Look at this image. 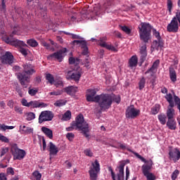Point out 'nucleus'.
Segmentation results:
<instances>
[{
  "label": "nucleus",
  "mask_w": 180,
  "mask_h": 180,
  "mask_svg": "<svg viewBox=\"0 0 180 180\" xmlns=\"http://www.w3.org/2000/svg\"><path fill=\"white\" fill-rule=\"evenodd\" d=\"M21 104L22 105V106H26L27 108H30V102H27V100H26L25 98H22L21 100Z\"/></svg>",
  "instance_id": "obj_53"
},
{
  "label": "nucleus",
  "mask_w": 180,
  "mask_h": 180,
  "mask_svg": "<svg viewBox=\"0 0 180 180\" xmlns=\"http://www.w3.org/2000/svg\"><path fill=\"white\" fill-rule=\"evenodd\" d=\"M33 176L36 178V180H41V174L39 171H35L32 173Z\"/></svg>",
  "instance_id": "obj_45"
},
{
  "label": "nucleus",
  "mask_w": 180,
  "mask_h": 180,
  "mask_svg": "<svg viewBox=\"0 0 180 180\" xmlns=\"http://www.w3.org/2000/svg\"><path fill=\"white\" fill-rule=\"evenodd\" d=\"M25 117L27 122H30V120H34V119H36V114L32 112H26Z\"/></svg>",
  "instance_id": "obj_35"
},
{
  "label": "nucleus",
  "mask_w": 180,
  "mask_h": 180,
  "mask_svg": "<svg viewBox=\"0 0 180 180\" xmlns=\"http://www.w3.org/2000/svg\"><path fill=\"white\" fill-rule=\"evenodd\" d=\"M15 91L18 94L19 96H20V98L23 97V89L20 88V86H16Z\"/></svg>",
  "instance_id": "obj_44"
},
{
  "label": "nucleus",
  "mask_w": 180,
  "mask_h": 180,
  "mask_svg": "<svg viewBox=\"0 0 180 180\" xmlns=\"http://www.w3.org/2000/svg\"><path fill=\"white\" fill-rule=\"evenodd\" d=\"M84 154H85V155H86L87 157H92V155H94V153H92L91 150H90V149H86V150H84Z\"/></svg>",
  "instance_id": "obj_57"
},
{
  "label": "nucleus",
  "mask_w": 180,
  "mask_h": 180,
  "mask_svg": "<svg viewBox=\"0 0 180 180\" xmlns=\"http://www.w3.org/2000/svg\"><path fill=\"white\" fill-rule=\"evenodd\" d=\"M103 8L107 13H112L113 12V0L107 1L103 5Z\"/></svg>",
  "instance_id": "obj_23"
},
{
  "label": "nucleus",
  "mask_w": 180,
  "mask_h": 180,
  "mask_svg": "<svg viewBox=\"0 0 180 180\" xmlns=\"http://www.w3.org/2000/svg\"><path fill=\"white\" fill-rule=\"evenodd\" d=\"M139 29L141 40L144 43H148V40L151 39V30H153L151 25L148 22H141Z\"/></svg>",
  "instance_id": "obj_4"
},
{
  "label": "nucleus",
  "mask_w": 180,
  "mask_h": 180,
  "mask_svg": "<svg viewBox=\"0 0 180 180\" xmlns=\"http://www.w3.org/2000/svg\"><path fill=\"white\" fill-rule=\"evenodd\" d=\"M0 180H8L6 175L4 173H0Z\"/></svg>",
  "instance_id": "obj_63"
},
{
  "label": "nucleus",
  "mask_w": 180,
  "mask_h": 180,
  "mask_svg": "<svg viewBox=\"0 0 180 180\" xmlns=\"http://www.w3.org/2000/svg\"><path fill=\"white\" fill-rule=\"evenodd\" d=\"M89 94L86 95L87 102H95L98 103L100 108L94 109L95 113H102V110L109 109L112 105V97L109 94L96 95L95 89H89Z\"/></svg>",
  "instance_id": "obj_1"
},
{
  "label": "nucleus",
  "mask_w": 180,
  "mask_h": 180,
  "mask_svg": "<svg viewBox=\"0 0 180 180\" xmlns=\"http://www.w3.org/2000/svg\"><path fill=\"white\" fill-rule=\"evenodd\" d=\"M166 125L169 130H176V121L175 118L168 119Z\"/></svg>",
  "instance_id": "obj_24"
},
{
  "label": "nucleus",
  "mask_w": 180,
  "mask_h": 180,
  "mask_svg": "<svg viewBox=\"0 0 180 180\" xmlns=\"http://www.w3.org/2000/svg\"><path fill=\"white\" fill-rule=\"evenodd\" d=\"M153 36L158 39L155 40L153 41V46L156 47V49H162L164 47V41H162V38H161V35H160V33L157 31V30L153 29Z\"/></svg>",
  "instance_id": "obj_16"
},
{
  "label": "nucleus",
  "mask_w": 180,
  "mask_h": 180,
  "mask_svg": "<svg viewBox=\"0 0 180 180\" xmlns=\"http://www.w3.org/2000/svg\"><path fill=\"white\" fill-rule=\"evenodd\" d=\"M65 53H67L66 48H63V49H60L57 52H54L53 53L50 54L48 56V58L49 60H58L59 63H61V61H63V58H64L63 54Z\"/></svg>",
  "instance_id": "obj_13"
},
{
  "label": "nucleus",
  "mask_w": 180,
  "mask_h": 180,
  "mask_svg": "<svg viewBox=\"0 0 180 180\" xmlns=\"http://www.w3.org/2000/svg\"><path fill=\"white\" fill-rule=\"evenodd\" d=\"M27 44H28V46H30V47H37L39 46V43L37 42V41H36V39H28L27 41Z\"/></svg>",
  "instance_id": "obj_37"
},
{
  "label": "nucleus",
  "mask_w": 180,
  "mask_h": 180,
  "mask_svg": "<svg viewBox=\"0 0 180 180\" xmlns=\"http://www.w3.org/2000/svg\"><path fill=\"white\" fill-rule=\"evenodd\" d=\"M121 30H122V32H124L126 34H130L131 33V30L126 25L121 27Z\"/></svg>",
  "instance_id": "obj_43"
},
{
  "label": "nucleus",
  "mask_w": 180,
  "mask_h": 180,
  "mask_svg": "<svg viewBox=\"0 0 180 180\" xmlns=\"http://www.w3.org/2000/svg\"><path fill=\"white\" fill-rule=\"evenodd\" d=\"M46 81H48V82H49V84H54V77L53 76V75L50 73L46 74Z\"/></svg>",
  "instance_id": "obj_41"
},
{
  "label": "nucleus",
  "mask_w": 180,
  "mask_h": 180,
  "mask_svg": "<svg viewBox=\"0 0 180 180\" xmlns=\"http://www.w3.org/2000/svg\"><path fill=\"white\" fill-rule=\"evenodd\" d=\"M167 11L169 12V15H172V8L174 4H172V0H167Z\"/></svg>",
  "instance_id": "obj_40"
},
{
  "label": "nucleus",
  "mask_w": 180,
  "mask_h": 180,
  "mask_svg": "<svg viewBox=\"0 0 180 180\" xmlns=\"http://www.w3.org/2000/svg\"><path fill=\"white\" fill-rule=\"evenodd\" d=\"M169 78L172 82H176V72L175 71V69L174 68V67L171 66L169 68Z\"/></svg>",
  "instance_id": "obj_28"
},
{
  "label": "nucleus",
  "mask_w": 180,
  "mask_h": 180,
  "mask_svg": "<svg viewBox=\"0 0 180 180\" xmlns=\"http://www.w3.org/2000/svg\"><path fill=\"white\" fill-rule=\"evenodd\" d=\"M115 171L117 174H115V173H113V180H116L115 178H117V180H124V163L120 165V166L115 169Z\"/></svg>",
  "instance_id": "obj_14"
},
{
  "label": "nucleus",
  "mask_w": 180,
  "mask_h": 180,
  "mask_svg": "<svg viewBox=\"0 0 180 180\" xmlns=\"http://www.w3.org/2000/svg\"><path fill=\"white\" fill-rule=\"evenodd\" d=\"M169 159L172 160L174 162L179 161L180 160V150L179 148H175L174 149L169 150Z\"/></svg>",
  "instance_id": "obj_18"
},
{
  "label": "nucleus",
  "mask_w": 180,
  "mask_h": 180,
  "mask_svg": "<svg viewBox=\"0 0 180 180\" xmlns=\"http://www.w3.org/2000/svg\"><path fill=\"white\" fill-rule=\"evenodd\" d=\"M42 146H43V151H46V148H47V143H46V139L44 136H42Z\"/></svg>",
  "instance_id": "obj_60"
},
{
  "label": "nucleus",
  "mask_w": 180,
  "mask_h": 180,
  "mask_svg": "<svg viewBox=\"0 0 180 180\" xmlns=\"http://www.w3.org/2000/svg\"><path fill=\"white\" fill-rule=\"evenodd\" d=\"M30 105L31 108H47V106H49V105L46 103H44L42 102L40 103L37 101H31L30 102Z\"/></svg>",
  "instance_id": "obj_27"
},
{
  "label": "nucleus",
  "mask_w": 180,
  "mask_h": 180,
  "mask_svg": "<svg viewBox=\"0 0 180 180\" xmlns=\"http://www.w3.org/2000/svg\"><path fill=\"white\" fill-rule=\"evenodd\" d=\"M160 109H161V107L158 104H155V106H153L151 108V114L152 115H157L158 112H160Z\"/></svg>",
  "instance_id": "obj_39"
},
{
  "label": "nucleus",
  "mask_w": 180,
  "mask_h": 180,
  "mask_svg": "<svg viewBox=\"0 0 180 180\" xmlns=\"http://www.w3.org/2000/svg\"><path fill=\"white\" fill-rule=\"evenodd\" d=\"M53 118L54 114L53 113V112L50 110H44L41 112L38 118V122L39 124H41V123L44 122H51Z\"/></svg>",
  "instance_id": "obj_10"
},
{
  "label": "nucleus",
  "mask_w": 180,
  "mask_h": 180,
  "mask_svg": "<svg viewBox=\"0 0 180 180\" xmlns=\"http://www.w3.org/2000/svg\"><path fill=\"white\" fill-rule=\"evenodd\" d=\"M8 151H9V148H3L1 151L0 157H4V155H5V154H6V153H8Z\"/></svg>",
  "instance_id": "obj_58"
},
{
  "label": "nucleus",
  "mask_w": 180,
  "mask_h": 180,
  "mask_svg": "<svg viewBox=\"0 0 180 180\" xmlns=\"http://www.w3.org/2000/svg\"><path fill=\"white\" fill-rule=\"evenodd\" d=\"M19 30H20L19 26H15V27H14V30H13V31L12 32V34H10V37H13V35H14V34H18V32H19Z\"/></svg>",
  "instance_id": "obj_56"
},
{
  "label": "nucleus",
  "mask_w": 180,
  "mask_h": 180,
  "mask_svg": "<svg viewBox=\"0 0 180 180\" xmlns=\"http://www.w3.org/2000/svg\"><path fill=\"white\" fill-rule=\"evenodd\" d=\"M7 174L8 175H15V171H13V168L12 167L7 168Z\"/></svg>",
  "instance_id": "obj_61"
},
{
  "label": "nucleus",
  "mask_w": 180,
  "mask_h": 180,
  "mask_svg": "<svg viewBox=\"0 0 180 180\" xmlns=\"http://www.w3.org/2000/svg\"><path fill=\"white\" fill-rule=\"evenodd\" d=\"M145 164L146 165H143L142 166V173L143 174L144 176H146L147 179L155 178V175L150 172V171H151V169L153 168V160H146V162H145Z\"/></svg>",
  "instance_id": "obj_9"
},
{
  "label": "nucleus",
  "mask_w": 180,
  "mask_h": 180,
  "mask_svg": "<svg viewBox=\"0 0 180 180\" xmlns=\"http://www.w3.org/2000/svg\"><path fill=\"white\" fill-rule=\"evenodd\" d=\"M66 137L70 141H72L75 137V135L73 133H68L66 134Z\"/></svg>",
  "instance_id": "obj_55"
},
{
  "label": "nucleus",
  "mask_w": 180,
  "mask_h": 180,
  "mask_svg": "<svg viewBox=\"0 0 180 180\" xmlns=\"http://www.w3.org/2000/svg\"><path fill=\"white\" fill-rule=\"evenodd\" d=\"M91 165L93 167H91L89 171L90 180H98V174L101 172V165H99L98 160H96Z\"/></svg>",
  "instance_id": "obj_7"
},
{
  "label": "nucleus",
  "mask_w": 180,
  "mask_h": 180,
  "mask_svg": "<svg viewBox=\"0 0 180 180\" xmlns=\"http://www.w3.org/2000/svg\"><path fill=\"white\" fill-rule=\"evenodd\" d=\"M69 64H75L76 65H78L79 64V58L70 57L69 58Z\"/></svg>",
  "instance_id": "obj_42"
},
{
  "label": "nucleus",
  "mask_w": 180,
  "mask_h": 180,
  "mask_svg": "<svg viewBox=\"0 0 180 180\" xmlns=\"http://www.w3.org/2000/svg\"><path fill=\"white\" fill-rule=\"evenodd\" d=\"M19 131L21 134H33V128L21 124L20 125Z\"/></svg>",
  "instance_id": "obj_22"
},
{
  "label": "nucleus",
  "mask_w": 180,
  "mask_h": 180,
  "mask_svg": "<svg viewBox=\"0 0 180 180\" xmlns=\"http://www.w3.org/2000/svg\"><path fill=\"white\" fill-rule=\"evenodd\" d=\"M147 43L142 42L139 46L140 61L141 64L147 60Z\"/></svg>",
  "instance_id": "obj_15"
},
{
  "label": "nucleus",
  "mask_w": 180,
  "mask_h": 180,
  "mask_svg": "<svg viewBox=\"0 0 180 180\" xmlns=\"http://www.w3.org/2000/svg\"><path fill=\"white\" fill-rule=\"evenodd\" d=\"M158 120L162 124H165L167 123V115L164 113L159 114L158 115Z\"/></svg>",
  "instance_id": "obj_33"
},
{
  "label": "nucleus",
  "mask_w": 180,
  "mask_h": 180,
  "mask_svg": "<svg viewBox=\"0 0 180 180\" xmlns=\"http://www.w3.org/2000/svg\"><path fill=\"white\" fill-rule=\"evenodd\" d=\"M178 175H179V170H174L172 174V180H176V179L178 178Z\"/></svg>",
  "instance_id": "obj_46"
},
{
  "label": "nucleus",
  "mask_w": 180,
  "mask_h": 180,
  "mask_svg": "<svg viewBox=\"0 0 180 180\" xmlns=\"http://www.w3.org/2000/svg\"><path fill=\"white\" fill-rule=\"evenodd\" d=\"M120 101H122L120 98V95H117V96L115 94L113 95V102L119 105V103H120Z\"/></svg>",
  "instance_id": "obj_47"
},
{
  "label": "nucleus",
  "mask_w": 180,
  "mask_h": 180,
  "mask_svg": "<svg viewBox=\"0 0 180 180\" xmlns=\"http://www.w3.org/2000/svg\"><path fill=\"white\" fill-rule=\"evenodd\" d=\"M63 94V90H57L56 91H52L49 93V95L53 96L54 95L55 96H58L60 95H62Z\"/></svg>",
  "instance_id": "obj_49"
},
{
  "label": "nucleus",
  "mask_w": 180,
  "mask_h": 180,
  "mask_svg": "<svg viewBox=\"0 0 180 180\" xmlns=\"http://www.w3.org/2000/svg\"><path fill=\"white\" fill-rule=\"evenodd\" d=\"M166 115L167 119H174V117L175 116V110L174 109V107L168 105Z\"/></svg>",
  "instance_id": "obj_29"
},
{
  "label": "nucleus",
  "mask_w": 180,
  "mask_h": 180,
  "mask_svg": "<svg viewBox=\"0 0 180 180\" xmlns=\"http://www.w3.org/2000/svg\"><path fill=\"white\" fill-rule=\"evenodd\" d=\"M13 70L15 72L16 77H18L17 74H19V72H22V68H20V66L15 65L13 68Z\"/></svg>",
  "instance_id": "obj_48"
},
{
  "label": "nucleus",
  "mask_w": 180,
  "mask_h": 180,
  "mask_svg": "<svg viewBox=\"0 0 180 180\" xmlns=\"http://www.w3.org/2000/svg\"><path fill=\"white\" fill-rule=\"evenodd\" d=\"M49 148L50 155H57L58 153V148H57V146H56L53 142H49Z\"/></svg>",
  "instance_id": "obj_26"
},
{
  "label": "nucleus",
  "mask_w": 180,
  "mask_h": 180,
  "mask_svg": "<svg viewBox=\"0 0 180 180\" xmlns=\"http://www.w3.org/2000/svg\"><path fill=\"white\" fill-rule=\"evenodd\" d=\"M41 131L44 134H45V136H46V137H49V139H53V130L46 127H42Z\"/></svg>",
  "instance_id": "obj_30"
},
{
  "label": "nucleus",
  "mask_w": 180,
  "mask_h": 180,
  "mask_svg": "<svg viewBox=\"0 0 180 180\" xmlns=\"http://www.w3.org/2000/svg\"><path fill=\"white\" fill-rule=\"evenodd\" d=\"M14 110L18 113H20V115H22V113H23V110H22V108H20L19 106H15Z\"/></svg>",
  "instance_id": "obj_62"
},
{
  "label": "nucleus",
  "mask_w": 180,
  "mask_h": 180,
  "mask_svg": "<svg viewBox=\"0 0 180 180\" xmlns=\"http://www.w3.org/2000/svg\"><path fill=\"white\" fill-rule=\"evenodd\" d=\"M64 92H66L68 95L74 96L77 92H78V87L74 86H70L63 89Z\"/></svg>",
  "instance_id": "obj_21"
},
{
  "label": "nucleus",
  "mask_w": 180,
  "mask_h": 180,
  "mask_svg": "<svg viewBox=\"0 0 180 180\" xmlns=\"http://www.w3.org/2000/svg\"><path fill=\"white\" fill-rule=\"evenodd\" d=\"M71 125V127L66 128L67 131H72L74 127H77L79 131H81L82 134L84 136L86 139H89V124L85 122L82 114L77 115L75 122H72Z\"/></svg>",
  "instance_id": "obj_2"
},
{
  "label": "nucleus",
  "mask_w": 180,
  "mask_h": 180,
  "mask_svg": "<svg viewBox=\"0 0 180 180\" xmlns=\"http://www.w3.org/2000/svg\"><path fill=\"white\" fill-rule=\"evenodd\" d=\"M22 67L24 71L17 73V78L22 88H27L28 84L30 82V75H33L36 70L34 66L30 63L24 64Z\"/></svg>",
  "instance_id": "obj_3"
},
{
  "label": "nucleus",
  "mask_w": 180,
  "mask_h": 180,
  "mask_svg": "<svg viewBox=\"0 0 180 180\" xmlns=\"http://www.w3.org/2000/svg\"><path fill=\"white\" fill-rule=\"evenodd\" d=\"M65 105V102L63 101L62 100L60 101H57L55 103L54 105L57 106L58 108H61V106H64Z\"/></svg>",
  "instance_id": "obj_52"
},
{
  "label": "nucleus",
  "mask_w": 180,
  "mask_h": 180,
  "mask_svg": "<svg viewBox=\"0 0 180 180\" xmlns=\"http://www.w3.org/2000/svg\"><path fill=\"white\" fill-rule=\"evenodd\" d=\"M144 86H146V78L144 77H141L139 82V89L141 91L144 89Z\"/></svg>",
  "instance_id": "obj_38"
},
{
  "label": "nucleus",
  "mask_w": 180,
  "mask_h": 180,
  "mask_svg": "<svg viewBox=\"0 0 180 180\" xmlns=\"http://www.w3.org/2000/svg\"><path fill=\"white\" fill-rule=\"evenodd\" d=\"M71 36H72V39H82V38L81 37V36L77 35V34H71Z\"/></svg>",
  "instance_id": "obj_64"
},
{
  "label": "nucleus",
  "mask_w": 180,
  "mask_h": 180,
  "mask_svg": "<svg viewBox=\"0 0 180 180\" xmlns=\"http://www.w3.org/2000/svg\"><path fill=\"white\" fill-rule=\"evenodd\" d=\"M91 41H96L98 46H101V47H105V49H107V50H113V46L105 42L106 41V37L100 38L99 40H96V39L91 38Z\"/></svg>",
  "instance_id": "obj_19"
},
{
  "label": "nucleus",
  "mask_w": 180,
  "mask_h": 180,
  "mask_svg": "<svg viewBox=\"0 0 180 180\" xmlns=\"http://www.w3.org/2000/svg\"><path fill=\"white\" fill-rule=\"evenodd\" d=\"M134 154L137 158L141 160L142 162H147V160H146V158H144L143 156L140 155V154H139L138 153H134Z\"/></svg>",
  "instance_id": "obj_54"
},
{
  "label": "nucleus",
  "mask_w": 180,
  "mask_h": 180,
  "mask_svg": "<svg viewBox=\"0 0 180 180\" xmlns=\"http://www.w3.org/2000/svg\"><path fill=\"white\" fill-rule=\"evenodd\" d=\"M68 74L70 79L78 82L82 76V68L78 65H75L72 71H68Z\"/></svg>",
  "instance_id": "obj_8"
},
{
  "label": "nucleus",
  "mask_w": 180,
  "mask_h": 180,
  "mask_svg": "<svg viewBox=\"0 0 180 180\" xmlns=\"http://www.w3.org/2000/svg\"><path fill=\"white\" fill-rule=\"evenodd\" d=\"M37 92H39V90L34 89H30L28 91V94H29V95H30V96H34L36 95V94H37Z\"/></svg>",
  "instance_id": "obj_50"
},
{
  "label": "nucleus",
  "mask_w": 180,
  "mask_h": 180,
  "mask_svg": "<svg viewBox=\"0 0 180 180\" xmlns=\"http://www.w3.org/2000/svg\"><path fill=\"white\" fill-rule=\"evenodd\" d=\"M73 44H80L82 46V49H87L88 45L86 44V41L85 40H74L72 41Z\"/></svg>",
  "instance_id": "obj_32"
},
{
  "label": "nucleus",
  "mask_w": 180,
  "mask_h": 180,
  "mask_svg": "<svg viewBox=\"0 0 180 180\" xmlns=\"http://www.w3.org/2000/svg\"><path fill=\"white\" fill-rule=\"evenodd\" d=\"M4 41L7 43V44H11V46H15V47H20V53L22 54V56H27V51H26L25 49L22 47H26L25 43L22 41L18 40V39H15L13 38H11L8 36H4L3 37Z\"/></svg>",
  "instance_id": "obj_5"
},
{
  "label": "nucleus",
  "mask_w": 180,
  "mask_h": 180,
  "mask_svg": "<svg viewBox=\"0 0 180 180\" xmlns=\"http://www.w3.org/2000/svg\"><path fill=\"white\" fill-rule=\"evenodd\" d=\"M14 59L13 55L10 51H6L5 54L1 56L2 64H8V65L13 64Z\"/></svg>",
  "instance_id": "obj_17"
},
{
  "label": "nucleus",
  "mask_w": 180,
  "mask_h": 180,
  "mask_svg": "<svg viewBox=\"0 0 180 180\" xmlns=\"http://www.w3.org/2000/svg\"><path fill=\"white\" fill-rule=\"evenodd\" d=\"M13 129H15L14 126H8L5 124H0V130H1V131H6V130H12Z\"/></svg>",
  "instance_id": "obj_36"
},
{
  "label": "nucleus",
  "mask_w": 180,
  "mask_h": 180,
  "mask_svg": "<svg viewBox=\"0 0 180 180\" xmlns=\"http://www.w3.org/2000/svg\"><path fill=\"white\" fill-rule=\"evenodd\" d=\"M42 46L44 47H46V50H51V46L50 44L46 42V41H42Z\"/></svg>",
  "instance_id": "obj_59"
},
{
  "label": "nucleus",
  "mask_w": 180,
  "mask_h": 180,
  "mask_svg": "<svg viewBox=\"0 0 180 180\" xmlns=\"http://www.w3.org/2000/svg\"><path fill=\"white\" fill-rule=\"evenodd\" d=\"M139 115L140 110L136 109L134 105L127 107L125 112V115L127 119H136V117L139 116Z\"/></svg>",
  "instance_id": "obj_11"
},
{
  "label": "nucleus",
  "mask_w": 180,
  "mask_h": 180,
  "mask_svg": "<svg viewBox=\"0 0 180 180\" xmlns=\"http://www.w3.org/2000/svg\"><path fill=\"white\" fill-rule=\"evenodd\" d=\"M167 30L169 33H178V30H179V24L178 23V20L176 17L174 16L170 23L167 25Z\"/></svg>",
  "instance_id": "obj_12"
},
{
  "label": "nucleus",
  "mask_w": 180,
  "mask_h": 180,
  "mask_svg": "<svg viewBox=\"0 0 180 180\" xmlns=\"http://www.w3.org/2000/svg\"><path fill=\"white\" fill-rule=\"evenodd\" d=\"M62 120L63 122H68V120H71V111L70 110H68L63 114V115L62 117Z\"/></svg>",
  "instance_id": "obj_34"
},
{
  "label": "nucleus",
  "mask_w": 180,
  "mask_h": 180,
  "mask_svg": "<svg viewBox=\"0 0 180 180\" xmlns=\"http://www.w3.org/2000/svg\"><path fill=\"white\" fill-rule=\"evenodd\" d=\"M137 64H139V58L136 56H133L130 58L129 60V67L131 69L136 68L137 67Z\"/></svg>",
  "instance_id": "obj_25"
},
{
  "label": "nucleus",
  "mask_w": 180,
  "mask_h": 180,
  "mask_svg": "<svg viewBox=\"0 0 180 180\" xmlns=\"http://www.w3.org/2000/svg\"><path fill=\"white\" fill-rule=\"evenodd\" d=\"M165 99L168 102L169 106H170V108H174L175 106V103H174V97L171 93L165 96Z\"/></svg>",
  "instance_id": "obj_31"
},
{
  "label": "nucleus",
  "mask_w": 180,
  "mask_h": 180,
  "mask_svg": "<svg viewBox=\"0 0 180 180\" xmlns=\"http://www.w3.org/2000/svg\"><path fill=\"white\" fill-rule=\"evenodd\" d=\"M11 153L13 157V160H23L26 157V151L23 149H19L16 143L11 146Z\"/></svg>",
  "instance_id": "obj_6"
},
{
  "label": "nucleus",
  "mask_w": 180,
  "mask_h": 180,
  "mask_svg": "<svg viewBox=\"0 0 180 180\" xmlns=\"http://www.w3.org/2000/svg\"><path fill=\"white\" fill-rule=\"evenodd\" d=\"M0 141H2V143H9V139L0 134Z\"/></svg>",
  "instance_id": "obj_51"
},
{
  "label": "nucleus",
  "mask_w": 180,
  "mask_h": 180,
  "mask_svg": "<svg viewBox=\"0 0 180 180\" xmlns=\"http://www.w3.org/2000/svg\"><path fill=\"white\" fill-rule=\"evenodd\" d=\"M160 65V60H156L146 72L145 75L150 74V77H153L154 74L157 72V70H158V67Z\"/></svg>",
  "instance_id": "obj_20"
}]
</instances>
